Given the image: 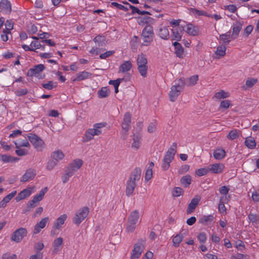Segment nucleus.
I'll list each match as a JSON object with an SVG mask.
<instances>
[{
  "label": "nucleus",
  "mask_w": 259,
  "mask_h": 259,
  "mask_svg": "<svg viewBox=\"0 0 259 259\" xmlns=\"http://www.w3.org/2000/svg\"><path fill=\"white\" fill-rule=\"evenodd\" d=\"M106 124V122L94 124L93 128H89L86 131L82 141L83 142H88L93 139L94 136H99L102 133L101 129L105 127Z\"/></svg>",
  "instance_id": "nucleus-1"
},
{
  "label": "nucleus",
  "mask_w": 259,
  "mask_h": 259,
  "mask_svg": "<svg viewBox=\"0 0 259 259\" xmlns=\"http://www.w3.org/2000/svg\"><path fill=\"white\" fill-rule=\"evenodd\" d=\"M47 191L48 188L45 187L38 194L35 195L33 199L27 203L26 208L22 211V213H25L28 211H30L31 209L37 206L39 202L43 199L45 194Z\"/></svg>",
  "instance_id": "nucleus-2"
},
{
  "label": "nucleus",
  "mask_w": 259,
  "mask_h": 259,
  "mask_svg": "<svg viewBox=\"0 0 259 259\" xmlns=\"http://www.w3.org/2000/svg\"><path fill=\"white\" fill-rule=\"evenodd\" d=\"M176 148L177 144L176 143H174L172 146L166 152L162 160V163L161 165L163 170H166L169 168L170 163L174 159V156L177 152Z\"/></svg>",
  "instance_id": "nucleus-3"
},
{
  "label": "nucleus",
  "mask_w": 259,
  "mask_h": 259,
  "mask_svg": "<svg viewBox=\"0 0 259 259\" xmlns=\"http://www.w3.org/2000/svg\"><path fill=\"white\" fill-rule=\"evenodd\" d=\"M138 70L140 75L146 77L147 75L148 61L146 56L142 53L138 56L137 59Z\"/></svg>",
  "instance_id": "nucleus-4"
},
{
  "label": "nucleus",
  "mask_w": 259,
  "mask_h": 259,
  "mask_svg": "<svg viewBox=\"0 0 259 259\" xmlns=\"http://www.w3.org/2000/svg\"><path fill=\"white\" fill-rule=\"evenodd\" d=\"M180 83L171 87L169 93V98L171 102H175L179 96L185 85V82L182 78L179 79Z\"/></svg>",
  "instance_id": "nucleus-5"
},
{
  "label": "nucleus",
  "mask_w": 259,
  "mask_h": 259,
  "mask_svg": "<svg viewBox=\"0 0 259 259\" xmlns=\"http://www.w3.org/2000/svg\"><path fill=\"white\" fill-rule=\"evenodd\" d=\"M154 33L153 27L150 25H147L143 29L141 34V38L145 43L144 45H149L153 40Z\"/></svg>",
  "instance_id": "nucleus-6"
},
{
  "label": "nucleus",
  "mask_w": 259,
  "mask_h": 259,
  "mask_svg": "<svg viewBox=\"0 0 259 259\" xmlns=\"http://www.w3.org/2000/svg\"><path fill=\"white\" fill-rule=\"evenodd\" d=\"M145 241V239H140L134 244L131 259H138L140 256L144 249Z\"/></svg>",
  "instance_id": "nucleus-7"
},
{
  "label": "nucleus",
  "mask_w": 259,
  "mask_h": 259,
  "mask_svg": "<svg viewBox=\"0 0 259 259\" xmlns=\"http://www.w3.org/2000/svg\"><path fill=\"white\" fill-rule=\"evenodd\" d=\"M45 66L41 64H38L30 68L27 72V75L29 77L34 76L38 79H43L45 77V74H41V73L45 70Z\"/></svg>",
  "instance_id": "nucleus-8"
},
{
  "label": "nucleus",
  "mask_w": 259,
  "mask_h": 259,
  "mask_svg": "<svg viewBox=\"0 0 259 259\" xmlns=\"http://www.w3.org/2000/svg\"><path fill=\"white\" fill-rule=\"evenodd\" d=\"M89 208L88 207H83L78 210L75 216L73 218V222L79 225L88 215Z\"/></svg>",
  "instance_id": "nucleus-9"
},
{
  "label": "nucleus",
  "mask_w": 259,
  "mask_h": 259,
  "mask_svg": "<svg viewBox=\"0 0 259 259\" xmlns=\"http://www.w3.org/2000/svg\"><path fill=\"white\" fill-rule=\"evenodd\" d=\"M27 231L25 228H20L13 232L11 236V240L15 242H20L27 236Z\"/></svg>",
  "instance_id": "nucleus-10"
},
{
  "label": "nucleus",
  "mask_w": 259,
  "mask_h": 259,
  "mask_svg": "<svg viewBox=\"0 0 259 259\" xmlns=\"http://www.w3.org/2000/svg\"><path fill=\"white\" fill-rule=\"evenodd\" d=\"M30 143L34 146V148L40 149L44 145L43 141L37 135L34 134H29L27 136Z\"/></svg>",
  "instance_id": "nucleus-11"
},
{
  "label": "nucleus",
  "mask_w": 259,
  "mask_h": 259,
  "mask_svg": "<svg viewBox=\"0 0 259 259\" xmlns=\"http://www.w3.org/2000/svg\"><path fill=\"white\" fill-rule=\"evenodd\" d=\"M131 122V115L129 112H126L124 115L123 122L122 123V128L124 130V136L123 139H125L127 135V132L130 128V124Z\"/></svg>",
  "instance_id": "nucleus-12"
},
{
  "label": "nucleus",
  "mask_w": 259,
  "mask_h": 259,
  "mask_svg": "<svg viewBox=\"0 0 259 259\" xmlns=\"http://www.w3.org/2000/svg\"><path fill=\"white\" fill-rule=\"evenodd\" d=\"M36 170L33 168H29L26 170L25 174L22 176L20 181L25 183L33 180L36 176Z\"/></svg>",
  "instance_id": "nucleus-13"
},
{
  "label": "nucleus",
  "mask_w": 259,
  "mask_h": 259,
  "mask_svg": "<svg viewBox=\"0 0 259 259\" xmlns=\"http://www.w3.org/2000/svg\"><path fill=\"white\" fill-rule=\"evenodd\" d=\"M83 163L81 159H76L72 161L66 168L74 174L82 166Z\"/></svg>",
  "instance_id": "nucleus-14"
},
{
  "label": "nucleus",
  "mask_w": 259,
  "mask_h": 259,
  "mask_svg": "<svg viewBox=\"0 0 259 259\" xmlns=\"http://www.w3.org/2000/svg\"><path fill=\"white\" fill-rule=\"evenodd\" d=\"M243 22L240 21H236L232 26V33L231 39H235L238 37L240 31L242 28Z\"/></svg>",
  "instance_id": "nucleus-15"
},
{
  "label": "nucleus",
  "mask_w": 259,
  "mask_h": 259,
  "mask_svg": "<svg viewBox=\"0 0 259 259\" xmlns=\"http://www.w3.org/2000/svg\"><path fill=\"white\" fill-rule=\"evenodd\" d=\"M225 166L222 163L211 164L208 165L209 172L212 174H220L223 171Z\"/></svg>",
  "instance_id": "nucleus-16"
},
{
  "label": "nucleus",
  "mask_w": 259,
  "mask_h": 259,
  "mask_svg": "<svg viewBox=\"0 0 259 259\" xmlns=\"http://www.w3.org/2000/svg\"><path fill=\"white\" fill-rule=\"evenodd\" d=\"M49 220V217H45L42 219L40 222L36 224L34 227L33 233L34 234H36L39 233L41 229H44L46 227V225L48 223Z\"/></svg>",
  "instance_id": "nucleus-17"
},
{
  "label": "nucleus",
  "mask_w": 259,
  "mask_h": 259,
  "mask_svg": "<svg viewBox=\"0 0 259 259\" xmlns=\"http://www.w3.org/2000/svg\"><path fill=\"white\" fill-rule=\"evenodd\" d=\"M200 200V197L199 196H196L195 198H193L191 200L190 203L188 205L187 209V213L188 214H190L194 211L197 206L198 205Z\"/></svg>",
  "instance_id": "nucleus-18"
},
{
  "label": "nucleus",
  "mask_w": 259,
  "mask_h": 259,
  "mask_svg": "<svg viewBox=\"0 0 259 259\" xmlns=\"http://www.w3.org/2000/svg\"><path fill=\"white\" fill-rule=\"evenodd\" d=\"M184 28L183 26H178L172 29V39L179 41L181 40Z\"/></svg>",
  "instance_id": "nucleus-19"
},
{
  "label": "nucleus",
  "mask_w": 259,
  "mask_h": 259,
  "mask_svg": "<svg viewBox=\"0 0 259 259\" xmlns=\"http://www.w3.org/2000/svg\"><path fill=\"white\" fill-rule=\"evenodd\" d=\"M63 239L62 237H58L54 240L53 242V254H56L59 252L61 249V247L63 244Z\"/></svg>",
  "instance_id": "nucleus-20"
},
{
  "label": "nucleus",
  "mask_w": 259,
  "mask_h": 259,
  "mask_svg": "<svg viewBox=\"0 0 259 259\" xmlns=\"http://www.w3.org/2000/svg\"><path fill=\"white\" fill-rule=\"evenodd\" d=\"M11 5L8 0H2L0 2V11L3 13L9 14L11 12Z\"/></svg>",
  "instance_id": "nucleus-21"
},
{
  "label": "nucleus",
  "mask_w": 259,
  "mask_h": 259,
  "mask_svg": "<svg viewBox=\"0 0 259 259\" xmlns=\"http://www.w3.org/2000/svg\"><path fill=\"white\" fill-rule=\"evenodd\" d=\"M67 218V215L66 214L60 215L54 223L53 228L57 230H60L62 227V225L64 224Z\"/></svg>",
  "instance_id": "nucleus-22"
},
{
  "label": "nucleus",
  "mask_w": 259,
  "mask_h": 259,
  "mask_svg": "<svg viewBox=\"0 0 259 259\" xmlns=\"http://www.w3.org/2000/svg\"><path fill=\"white\" fill-rule=\"evenodd\" d=\"M16 193L17 191H14L6 196L0 202V208H5L7 203L16 195Z\"/></svg>",
  "instance_id": "nucleus-23"
},
{
  "label": "nucleus",
  "mask_w": 259,
  "mask_h": 259,
  "mask_svg": "<svg viewBox=\"0 0 259 259\" xmlns=\"http://www.w3.org/2000/svg\"><path fill=\"white\" fill-rule=\"evenodd\" d=\"M185 31L188 34L193 36L197 35L199 33L198 27L190 23L186 25Z\"/></svg>",
  "instance_id": "nucleus-24"
},
{
  "label": "nucleus",
  "mask_w": 259,
  "mask_h": 259,
  "mask_svg": "<svg viewBox=\"0 0 259 259\" xmlns=\"http://www.w3.org/2000/svg\"><path fill=\"white\" fill-rule=\"evenodd\" d=\"M136 186V183L133 181V180H128L127 181L125 192L126 195L128 197L132 195Z\"/></svg>",
  "instance_id": "nucleus-25"
},
{
  "label": "nucleus",
  "mask_w": 259,
  "mask_h": 259,
  "mask_svg": "<svg viewBox=\"0 0 259 259\" xmlns=\"http://www.w3.org/2000/svg\"><path fill=\"white\" fill-rule=\"evenodd\" d=\"M141 176V169L139 167L135 168L130 176L128 180H133L136 183V181H139Z\"/></svg>",
  "instance_id": "nucleus-26"
},
{
  "label": "nucleus",
  "mask_w": 259,
  "mask_h": 259,
  "mask_svg": "<svg viewBox=\"0 0 259 259\" xmlns=\"http://www.w3.org/2000/svg\"><path fill=\"white\" fill-rule=\"evenodd\" d=\"M31 193V191L30 188L25 189L18 194L15 199L17 201H19L29 196Z\"/></svg>",
  "instance_id": "nucleus-27"
},
{
  "label": "nucleus",
  "mask_w": 259,
  "mask_h": 259,
  "mask_svg": "<svg viewBox=\"0 0 259 259\" xmlns=\"http://www.w3.org/2000/svg\"><path fill=\"white\" fill-rule=\"evenodd\" d=\"M133 140V142L132 144V148L135 150H138L140 147L142 136L139 134H134Z\"/></svg>",
  "instance_id": "nucleus-28"
},
{
  "label": "nucleus",
  "mask_w": 259,
  "mask_h": 259,
  "mask_svg": "<svg viewBox=\"0 0 259 259\" xmlns=\"http://www.w3.org/2000/svg\"><path fill=\"white\" fill-rule=\"evenodd\" d=\"M173 46L175 47L176 56L180 58H183L184 49L182 45L178 42L176 41L173 43Z\"/></svg>",
  "instance_id": "nucleus-29"
},
{
  "label": "nucleus",
  "mask_w": 259,
  "mask_h": 259,
  "mask_svg": "<svg viewBox=\"0 0 259 259\" xmlns=\"http://www.w3.org/2000/svg\"><path fill=\"white\" fill-rule=\"evenodd\" d=\"M229 201V198L227 197H221L218 206V209L220 213H224L226 212V208L224 205L225 203Z\"/></svg>",
  "instance_id": "nucleus-30"
},
{
  "label": "nucleus",
  "mask_w": 259,
  "mask_h": 259,
  "mask_svg": "<svg viewBox=\"0 0 259 259\" xmlns=\"http://www.w3.org/2000/svg\"><path fill=\"white\" fill-rule=\"evenodd\" d=\"M158 35L163 39H167L169 38V31L167 27L161 26L159 28Z\"/></svg>",
  "instance_id": "nucleus-31"
},
{
  "label": "nucleus",
  "mask_w": 259,
  "mask_h": 259,
  "mask_svg": "<svg viewBox=\"0 0 259 259\" xmlns=\"http://www.w3.org/2000/svg\"><path fill=\"white\" fill-rule=\"evenodd\" d=\"M132 67V64L130 61H124L119 66L118 72H125L131 70Z\"/></svg>",
  "instance_id": "nucleus-32"
},
{
  "label": "nucleus",
  "mask_w": 259,
  "mask_h": 259,
  "mask_svg": "<svg viewBox=\"0 0 259 259\" xmlns=\"http://www.w3.org/2000/svg\"><path fill=\"white\" fill-rule=\"evenodd\" d=\"M139 219V214L138 210H136L132 211L128 218V221L129 223H132V224H136L138 222Z\"/></svg>",
  "instance_id": "nucleus-33"
},
{
  "label": "nucleus",
  "mask_w": 259,
  "mask_h": 259,
  "mask_svg": "<svg viewBox=\"0 0 259 259\" xmlns=\"http://www.w3.org/2000/svg\"><path fill=\"white\" fill-rule=\"evenodd\" d=\"M183 231H181L178 234L174 237L172 239V243L175 247L179 246L180 243L183 240L184 237V234H185V233H183Z\"/></svg>",
  "instance_id": "nucleus-34"
},
{
  "label": "nucleus",
  "mask_w": 259,
  "mask_h": 259,
  "mask_svg": "<svg viewBox=\"0 0 259 259\" xmlns=\"http://www.w3.org/2000/svg\"><path fill=\"white\" fill-rule=\"evenodd\" d=\"M64 157V154L62 151L58 150L53 152L51 156V158L58 162Z\"/></svg>",
  "instance_id": "nucleus-35"
},
{
  "label": "nucleus",
  "mask_w": 259,
  "mask_h": 259,
  "mask_svg": "<svg viewBox=\"0 0 259 259\" xmlns=\"http://www.w3.org/2000/svg\"><path fill=\"white\" fill-rule=\"evenodd\" d=\"M192 182V178L190 175H187L181 178L180 180L181 184L185 187L188 188L189 187Z\"/></svg>",
  "instance_id": "nucleus-36"
},
{
  "label": "nucleus",
  "mask_w": 259,
  "mask_h": 259,
  "mask_svg": "<svg viewBox=\"0 0 259 259\" xmlns=\"http://www.w3.org/2000/svg\"><path fill=\"white\" fill-rule=\"evenodd\" d=\"M213 155L216 159L220 160L225 157L226 152L224 149H218L214 151Z\"/></svg>",
  "instance_id": "nucleus-37"
},
{
  "label": "nucleus",
  "mask_w": 259,
  "mask_h": 259,
  "mask_svg": "<svg viewBox=\"0 0 259 259\" xmlns=\"http://www.w3.org/2000/svg\"><path fill=\"white\" fill-rule=\"evenodd\" d=\"M245 145L247 148L253 149L255 148L256 146V142L253 137H249L246 138L245 141Z\"/></svg>",
  "instance_id": "nucleus-38"
},
{
  "label": "nucleus",
  "mask_w": 259,
  "mask_h": 259,
  "mask_svg": "<svg viewBox=\"0 0 259 259\" xmlns=\"http://www.w3.org/2000/svg\"><path fill=\"white\" fill-rule=\"evenodd\" d=\"M0 159H1L4 162H15L19 159L18 158L14 157L10 155H2L1 154Z\"/></svg>",
  "instance_id": "nucleus-39"
},
{
  "label": "nucleus",
  "mask_w": 259,
  "mask_h": 259,
  "mask_svg": "<svg viewBox=\"0 0 259 259\" xmlns=\"http://www.w3.org/2000/svg\"><path fill=\"white\" fill-rule=\"evenodd\" d=\"M92 74L91 73L84 71L78 73L76 78H75L73 80L81 81L88 78Z\"/></svg>",
  "instance_id": "nucleus-40"
},
{
  "label": "nucleus",
  "mask_w": 259,
  "mask_h": 259,
  "mask_svg": "<svg viewBox=\"0 0 259 259\" xmlns=\"http://www.w3.org/2000/svg\"><path fill=\"white\" fill-rule=\"evenodd\" d=\"M110 93V90L107 87H103L98 92V95L99 98L107 97Z\"/></svg>",
  "instance_id": "nucleus-41"
},
{
  "label": "nucleus",
  "mask_w": 259,
  "mask_h": 259,
  "mask_svg": "<svg viewBox=\"0 0 259 259\" xmlns=\"http://www.w3.org/2000/svg\"><path fill=\"white\" fill-rule=\"evenodd\" d=\"M16 148H19L20 147H29L30 144L26 137L24 138L22 141L18 140L15 142Z\"/></svg>",
  "instance_id": "nucleus-42"
},
{
  "label": "nucleus",
  "mask_w": 259,
  "mask_h": 259,
  "mask_svg": "<svg viewBox=\"0 0 259 259\" xmlns=\"http://www.w3.org/2000/svg\"><path fill=\"white\" fill-rule=\"evenodd\" d=\"M139 19L140 20L139 24H147V25H149L148 24L152 23L154 21V19L152 18L147 16L141 17Z\"/></svg>",
  "instance_id": "nucleus-43"
},
{
  "label": "nucleus",
  "mask_w": 259,
  "mask_h": 259,
  "mask_svg": "<svg viewBox=\"0 0 259 259\" xmlns=\"http://www.w3.org/2000/svg\"><path fill=\"white\" fill-rule=\"evenodd\" d=\"M219 37H220V39L221 41H222V42L224 44L223 45H224L225 46L226 45H228L231 41L230 36L229 34H228L227 33L221 34V35H220Z\"/></svg>",
  "instance_id": "nucleus-44"
},
{
  "label": "nucleus",
  "mask_w": 259,
  "mask_h": 259,
  "mask_svg": "<svg viewBox=\"0 0 259 259\" xmlns=\"http://www.w3.org/2000/svg\"><path fill=\"white\" fill-rule=\"evenodd\" d=\"M213 220L212 215H204L199 220V222L202 224L206 225Z\"/></svg>",
  "instance_id": "nucleus-45"
},
{
  "label": "nucleus",
  "mask_w": 259,
  "mask_h": 259,
  "mask_svg": "<svg viewBox=\"0 0 259 259\" xmlns=\"http://www.w3.org/2000/svg\"><path fill=\"white\" fill-rule=\"evenodd\" d=\"M230 94L228 92H226L224 90H221L215 94L214 97L218 99H225L229 97Z\"/></svg>",
  "instance_id": "nucleus-46"
},
{
  "label": "nucleus",
  "mask_w": 259,
  "mask_h": 259,
  "mask_svg": "<svg viewBox=\"0 0 259 259\" xmlns=\"http://www.w3.org/2000/svg\"><path fill=\"white\" fill-rule=\"evenodd\" d=\"M74 175L71 171H70L67 168L65 170V172L64 173L62 176V182L64 184H65L68 182L69 179V178L72 176Z\"/></svg>",
  "instance_id": "nucleus-47"
},
{
  "label": "nucleus",
  "mask_w": 259,
  "mask_h": 259,
  "mask_svg": "<svg viewBox=\"0 0 259 259\" xmlns=\"http://www.w3.org/2000/svg\"><path fill=\"white\" fill-rule=\"evenodd\" d=\"M239 136V131L237 130H234L231 131L227 136V138L229 140H233Z\"/></svg>",
  "instance_id": "nucleus-48"
},
{
  "label": "nucleus",
  "mask_w": 259,
  "mask_h": 259,
  "mask_svg": "<svg viewBox=\"0 0 259 259\" xmlns=\"http://www.w3.org/2000/svg\"><path fill=\"white\" fill-rule=\"evenodd\" d=\"M248 219L252 225H256L259 221V215L250 213L248 215Z\"/></svg>",
  "instance_id": "nucleus-49"
},
{
  "label": "nucleus",
  "mask_w": 259,
  "mask_h": 259,
  "mask_svg": "<svg viewBox=\"0 0 259 259\" xmlns=\"http://www.w3.org/2000/svg\"><path fill=\"white\" fill-rule=\"evenodd\" d=\"M226 48L224 45H221L218 47L215 54L220 57H224L226 54Z\"/></svg>",
  "instance_id": "nucleus-50"
},
{
  "label": "nucleus",
  "mask_w": 259,
  "mask_h": 259,
  "mask_svg": "<svg viewBox=\"0 0 259 259\" xmlns=\"http://www.w3.org/2000/svg\"><path fill=\"white\" fill-rule=\"evenodd\" d=\"M183 192V190L180 187H175L171 190L172 196L174 197L180 196Z\"/></svg>",
  "instance_id": "nucleus-51"
},
{
  "label": "nucleus",
  "mask_w": 259,
  "mask_h": 259,
  "mask_svg": "<svg viewBox=\"0 0 259 259\" xmlns=\"http://www.w3.org/2000/svg\"><path fill=\"white\" fill-rule=\"evenodd\" d=\"M94 41L98 46H103L105 45V39L104 36L98 35L94 38Z\"/></svg>",
  "instance_id": "nucleus-52"
},
{
  "label": "nucleus",
  "mask_w": 259,
  "mask_h": 259,
  "mask_svg": "<svg viewBox=\"0 0 259 259\" xmlns=\"http://www.w3.org/2000/svg\"><path fill=\"white\" fill-rule=\"evenodd\" d=\"M208 172H209V170L208 169V166L206 167L196 169L195 171V174L199 177L206 175L207 174Z\"/></svg>",
  "instance_id": "nucleus-53"
},
{
  "label": "nucleus",
  "mask_w": 259,
  "mask_h": 259,
  "mask_svg": "<svg viewBox=\"0 0 259 259\" xmlns=\"http://www.w3.org/2000/svg\"><path fill=\"white\" fill-rule=\"evenodd\" d=\"M57 164L58 162L56 161L51 158L47 163L46 168L48 170H51L57 165Z\"/></svg>",
  "instance_id": "nucleus-54"
},
{
  "label": "nucleus",
  "mask_w": 259,
  "mask_h": 259,
  "mask_svg": "<svg viewBox=\"0 0 259 259\" xmlns=\"http://www.w3.org/2000/svg\"><path fill=\"white\" fill-rule=\"evenodd\" d=\"M42 87L45 89L51 90L57 87V83L50 81L46 83H42Z\"/></svg>",
  "instance_id": "nucleus-55"
},
{
  "label": "nucleus",
  "mask_w": 259,
  "mask_h": 259,
  "mask_svg": "<svg viewBox=\"0 0 259 259\" xmlns=\"http://www.w3.org/2000/svg\"><path fill=\"white\" fill-rule=\"evenodd\" d=\"M191 12L194 15H197L198 16H205L207 17H210V15L208 14L206 12L202 10H199L196 9H192Z\"/></svg>",
  "instance_id": "nucleus-56"
},
{
  "label": "nucleus",
  "mask_w": 259,
  "mask_h": 259,
  "mask_svg": "<svg viewBox=\"0 0 259 259\" xmlns=\"http://www.w3.org/2000/svg\"><path fill=\"white\" fill-rule=\"evenodd\" d=\"M219 192L220 193L223 195V196L222 197H227L228 198H230L229 196H227V195L229 193V191L230 190L229 188L227 187V186H223L219 188Z\"/></svg>",
  "instance_id": "nucleus-57"
},
{
  "label": "nucleus",
  "mask_w": 259,
  "mask_h": 259,
  "mask_svg": "<svg viewBox=\"0 0 259 259\" xmlns=\"http://www.w3.org/2000/svg\"><path fill=\"white\" fill-rule=\"evenodd\" d=\"M231 105V101L229 100H223L221 101L220 105V109L223 108L227 109Z\"/></svg>",
  "instance_id": "nucleus-58"
},
{
  "label": "nucleus",
  "mask_w": 259,
  "mask_h": 259,
  "mask_svg": "<svg viewBox=\"0 0 259 259\" xmlns=\"http://www.w3.org/2000/svg\"><path fill=\"white\" fill-rule=\"evenodd\" d=\"M198 80V75H193L189 78V82H188V85H190V86L194 85L197 83Z\"/></svg>",
  "instance_id": "nucleus-59"
},
{
  "label": "nucleus",
  "mask_w": 259,
  "mask_h": 259,
  "mask_svg": "<svg viewBox=\"0 0 259 259\" xmlns=\"http://www.w3.org/2000/svg\"><path fill=\"white\" fill-rule=\"evenodd\" d=\"M152 176H153L152 169L151 167H148L146 169V172H145V180L146 181H148L152 178Z\"/></svg>",
  "instance_id": "nucleus-60"
},
{
  "label": "nucleus",
  "mask_w": 259,
  "mask_h": 259,
  "mask_svg": "<svg viewBox=\"0 0 259 259\" xmlns=\"http://www.w3.org/2000/svg\"><path fill=\"white\" fill-rule=\"evenodd\" d=\"M30 46L32 51H35V50L39 49L41 47V44L37 40H35L31 42Z\"/></svg>",
  "instance_id": "nucleus-61"
},
{
  "label": "nucleus",
  "mask_w": 259,
  "mask_h": 259,
  "mask_svg": "<svg viewBox=\"0 0 259 259\" xmlns=\"http://www.w3.org/2000/svg\"><path fill=\"white\" fill-rule=\"evenodd\" d=\"M13 24H14L11 20H7L5 23L6 29L3 30L10 32V30L13 28Z\"/></svg>",
  "instance_id": "nucleus-62"
},
{
  "label": "nucleus",
  "mask_w": 259,
  "mask_h": 259,
  "mask_svg": "<svg viewBox=\"0 0 259 259\" xmlns=\"http://www.w3.org/2000/svg\"><path fill=\"white\" fill-rule=\"evenodd\" d=\"M257 82V79L256 78H248L246 81L245 84L248 88H251Z\"/></svg>",
  "instance_id": "nucleus-63"
},
{
  "label": "nucleus",
  "mask_w": 259,
  "mask_h": 259,
  "mask_svg": "<svg viewBox=\"0 0 259 259\" xmlns=\"http://www.w3.org/2000/svg\"><path fill=\"white\" fill-rule=\"evenodd\" d=\"M253 30V27L252 25H248L244 30L243 35L246 37L251 33Z\"/></svg>",
  "instance_id": "nucleus-64"
}]
</instances>
